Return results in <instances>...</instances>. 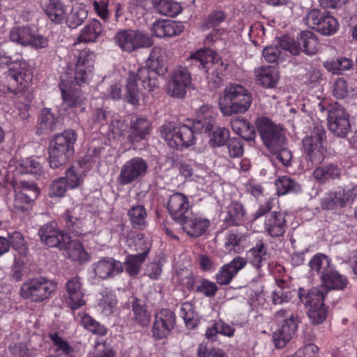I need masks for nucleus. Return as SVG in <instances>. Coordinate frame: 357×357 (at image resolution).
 I'll return each mask as SVG.
<instances>
[{"instance_id": "nucleus-1", "label": "nucleus", "mask_w": 357, "mask_h": 357, "mask_svg": "<svg viewBox=\"0 0 357 357\" xmlns=\"http://www.w3.org/2000/svg\"><path fill=\"white\" fill-rule=\"evenodd\" d=\"M217 114L215 107L203 105L198 109L192 126L168 123L162 127L161 135L170 148H188L195 142V132H208L212 130Z\"/></svg>"}, {"instance_id": "nucleus-2", "label": "nucleus", "mask_w": 357, "mask_h": 357, "mask_svg": "<svg viewBox=\"0 0 357 357\" xmlns=\"http://www.w3.org/2000/svg\"><path fill=\"white\" fill-rule=\"evenodd\" d=\"M165 52L159 47H154L147 60L146 66L139 67L137 73H127L125 99L132 105H137L140 100V93L137 84L139 79L144 89L153 91L158 86V76H162L167 71L165 64Z\"/></svg>"}, {"instance_id": "nucleus-3", "label": "nucleus", "mask_w": 357, "mask_h": 357, "mask_svg": "<svg viewBox=\"0 0 357 357\" xmlns=\"http://www.w3.org/2000/svg\"><path fill=\"white\" fill-rule=\"evenodd\" d=\"M255 126L264 145L284 166H288L292 155L286 146V139L280 125L267 117L260 116L257 119Z\"/></svg>"}, {"instance_id": "nucleus-4", "label": "nucleus", "mask_w": 357, "mask_h": 357, "mask_svg": "<svg viewBox=\"0 0 357 357\" xmlns=\"http://www.w3.org/2000/svg\"><path fill=\"white\" fill-rule=\"evenodd\" d=\"M251 93L243 86L230 83L227 84L218 99L219 109L224 116L243 114L251 106Z\"/></svg>"}, {"instance_id": "nucleus-5", "label": "nucleus", "mask_w": 357, "mask_h": 357, "mask_svg": "<svg viewBox=\"0 0 357 357\" xmlns=\"http://www.w3.org/2000/svg\"><path fill=\"white\" fill-rule=\"evenodd\" d=\"M10 64L8 70L10 86L9 91L15 94L24 93L30 86L33 73L29 63L24 60L13 61L12 58L0 48V68Z\"/></svg>"}, {"instance_id": "nucleus-6", "label": "nucleus", "mask_w": 357, "mask_h": 357, "mask_svg": "<svg viewBox=\"0 0 357 357\" xmlns=\"http://www.w3.org/2000/svg\"><path fill=\"white\" fill-rule=\"evenodd\" d=\"M76 140V132L73 130L54 136L49 146V163L52 168L57 169L68 162L74 153Z\"/></svg>"}, {"instance_id": "nucleus-7", "label": "nucleus", "mask_w": 357, "mask_h": 357, "mask_svg": "<svg viewBox=\"0 0 357 357\" xmlns=\"http://www.w3.org/2000/svg\"><path fill=\"white\" fill-rule=\"evenodd\" d=\"M297 316L289 309L275 312L274 319L278 328L273 333V342L276 349L284 348L292 339L298 328Z\"/></svg>"}, {"instance_id": "nucleus-8", "label": "nucleus", "mask_w": 357, "mask_h": 357, "mask_svg": "<svg viewBox=\"0 0 357 357\" xmlns=\"http://www.w3.org/2000/svg\"><path fill=\"white\" fill-rule=\"evenodd\" d=\"M280 45L292 55H298L301 50L306 54H315L320 48V43L315 33L310 31H302L298 41L290 36H283L280 39Z\"/></svg>"}, {"instance_id": "nucleus-9", "label": "nucleus", "mask_w": 357, "mask_h": 357, "mask_svg": "<svg viewBox=\"0 0 357 357\" xmlns=\"http://www.w3.org/2000/svg\"><path fill=\"white\" fill-rule=\"evenodd\" d=\"M114 40L122 51L127 52L149 47L153 45V40L147 33L133 29L118 31L114 36Z\"/></svg>"}, {"instance_id": "nucleus-10", "label": "nucleus", "mask_w": 357, "mask_h": 357, "mask_svg": "<svg viewBox=\"0 0 357 357\" xmlns=\"http://www.w3.org/2000/svg\"><path fill=\"white\" fill-rule=\"evenodd\" d=\"M57 284L51 280L40 277L24 282L20 290L22 297L33 302H42L48 298Z\"/></svg>"}, {"instance_id": "nucleus-11", "label": "nucleus", "mask_w": 357, "mask_h": 357, "mask_svg": "<svg viewBox=\"0 0 357 357\" xmlns=\"http://www.w3.org/2000/svg\"><path fill=\"white\" fill-rule=\"evenodd\" d=\"M325 138V130L321 127H315L311 134L303 139L304 151L307 159L310 161V165H307L308 169L324 160L326 149L323 143Z\"/></svg>"}, {"instance_id": "nucleus-12", "label": "nucleus", "mask_w": 357, "mask_h": 357, "mask_svg": "<svg viewBox=\"0 0 357 357\" xmlns=\"http://www.w3.org/2000/svg\"><path fill=\"white\" fill-rule=\"evenodd\" d=\"M357 197V186L346 190L338 187L329 191L321 200V206L324 210L337 211L352 204Z\"/></svg>"}, {"instance_id": "nucleus-13", "label": "nucleus", "mask_w": 357, "mask_h": 357, "mask_svg": "<svg viewBox=\"0 0 357 357\" xmlns=\"http://www.w3.org/2000/svg\"><path fill=\"white\" fill-rule=\"evenodd\" d=\"M41 241L50 248L66 249L70 242V236L57 227L56 222L45 225L38 231Z\"/></svg>"}, {"instance_id": "nucleus-14", "label": "nucleus", "mask_w": 357, "mask_h": 357, "mask_svg": "<svg viewBox=\"0 0 357 357\" xmlns=\"http://www.w3.org/2000/svg\"><path fill=\"white\" fill-rule=\"evenodd\" d=\"M147 170L146 161L140 157H134L122 165L118 176V181L123 185L130 184L144 176Z\"/></svg>"}, {"instance_id": "nucleus-15", "label": "nucleus", "mask_w": 357, "mask_h": 357, "mask_svg": "<svg viewBox=\"0 0 357 357\" xmlns=\"http://www.w3.org/2000/svg\"><path fill=\"white\" fill-rule=\"evenodd\" d=\"M59 89L63 104L70 108L81 107L84 97L78 90L76 84H73L71 76L68 73H62L60 76Z\"/></svg>"}, {"instance_id": "nucleus-16", "label": "nucleus", "mask_w": 357, "mask_h": 357, "mask_svg": "<svg viewBox=\"0 0 357 357\" xmlns=\"http://www.w3.org/2000/svg\"><path fill=\"white\" fill-rule=\"evenodd\" d=\"M191 75L186 68L180 66L174 70L167 87V93L174 98H183L190 86Z\"/></svg>"}, {"instance_id": "nucleus-17", "label": "nucleus", "mask_w": 357, "mask_h": 357, "mask_svg": "<svg viewBox=\"0 0 357 357\" xmlns=\"http://www.w3.org/2000/svg\"><path fill=\"white\" fill-rule=\"evenodd\" d=\"M176 325L174 313L167 309H162L154 314L152 333L154 338L162 340L167 337Z\"/></svg>"}, {"instance_id": "nucleus-18", "label": "nucleus", "mask_w": 357, "mask_h": 357, "mask_svg": "<svg viewBox=\"0 0 357 357\" xmlns=\"http://www.w3.org/2000/svg\"><path fill=\"white\" fill-rule=\"evenodd\" d=\"M83 285L82 280L79 276H74L66 282V303L73 310L86 304L85 289Z\"/></svg>"}, {"instance_id": "nucleus-19", "label": "nucleus", "mask_w": 357, "mask_h": 357, "mask_svg": "<svg viewBox=\"0 0 357 357\" xmlns=\"http://www.w3.org/2000/svg\"><path fill=\"white\" fill-rule=\"evenodd\" d=\"M94 278L107 280L115 277L123 271L121 261L112 257H105L99 259L91 265Z\"/></svg>"}, {"instance_id": "nucleus-20", "label": "nucleus", "mask_w": 357, "mask_h": 357, "mask_svg": "<svg viewBox=\"0 0 357 357\" xmlns=\"http://www.w3.org/2000/svg\"><path fill=\"white\" fill-rule=\"evenodd\" d=\"M328 126L335 135L345 137L350 130L349 114L342 107L331 109L328 113Z\"/></svg>"}, {"instance_id": "nucleus-21", "label": "nucleus", "mask_w": 357, "mask_h": 357, "mask_svg": "<svg viewBox=\"0 0 357 357\" xmlns=\"http://www.w3.org/2000/svg\"><path fill=\"white\" fill-rule=\"evenodd\" d=\"M15 199L13 208L16 211H24L27 209L31 202L32 196H37V187L33 183L22 181L19 184L14 185Z\"/></svg>"}, {"instance_id": "nucleus-22", "label": "nucleus", "mask_w": 357, "mask_h": 357, "mask_svg": "<svg viewBox=\"0 0 357 357\" xmlns=\"http://www.w3.org/2000/svg\"><path fill=\"white\" fill-rule=\"evenodd\" d=\"M184 30L182 22L168 20H158L153 22L151 31L158 38H171L181 34Z\"/></svg>"}, {"instance_id": "nucleus-23", "label": "nucleus", "mask_w": 357, "mask_h": 357, "mask_svg": "<svg viewBox=\"0 0 357 357\" xmlns=\"http://www.w3.org/2000/svg\"><path fill=\"white\" fill-rule=\"evenodd\" d=\"M320 278L321 281L320 288L326 294L331 290H342L347 285V278L338 273L333 266L323 272Z\"/></svg>"}, {"instance_id": "nucleus-24", "label": "nucleus", "mask_w": 357, "mask_h": 357, "mask_svg": "<svg viewBox=\"0 0 357 357\" xmlns=\"http://www.w3.org/2000/svg\"><path fill=\"white\" fill-rule=\"evenodd\" d=\"M219 61L220 57L216 52L209 48L198 50L188 58V61L190 65L204 70L206 73L208 71L210 63H218Z\"/></svg>"}, {"instance_id": "nucleus-25", "label": "nucleus", "mask_w": 357, "mask_h": 357, "mask_svg": "<svg viewBox=\"0 0 357 357\" xmlns=\"http://www.w3.org/2000/svg\"><path fill=\"white\" fill-rule=\"evenodd\" d=\"M190 208L188 197L181 192L174 193L169 197L167 209L173 219L183 221Z\"/></svg>"}, {"instance_id": "nucleus-26", "label": "nucleus", "mask_w": 357, "mask_h": 357, "mask_svg": "<svg viewBox=\"0 0 357 357\" xmlns=\"http://www.w3.org/2000/svg\"><path fill=\"white\" fill-rule=\"evenodd\" d=\"M270 255L267 245L263 240L260 239L257 241L255 245L246 252V258L245 259L247 263H249L259 271L269 259Z\"/></svg>"}, {"instance_id": "nucleus-27", "label": "nucleus", "mask_w": 357, "mask_h": 357, "mask_svg": "<svg viewBox=\"0 0 357 357\" xmlns=\"http://www.w3.org/2000/svg\"><path fill=\"white\" fill-rule=\"evenodd\" d=\"M247 264L244 257H236L229 263L224 265L216 275V281L221 285H226L231 282L239 271Z\"/></svg>"}, {"instance_id": "nucleus-28", "label": "nucleus", "mask_w": 357, "mask_h": 357, "mask_svg": "<svg viewBox=\"0 0 357 357\" xmlns=\"http://www.w3.org/2000/svg\"><path fill=\"white\" fill-rule=\"evenodd\" d=\"M285 223L286 220L282 213L272 212L266 217L264 231L271 237L281 236L285 231Z\"/></svg>"}, {"instance_id": "nucleus-29", "label": "nucleus", "mask_w": 357, "mask_h": 357, "mask_svg": "<svg viewBox=\"0 0 357 357\" xmlns=\"http://www.w3.org/2000/svg\"><path fill=\"white\" fill-rule=\"evenodd\" d=\"M40 4L52 22L59 24L65 19L67 10L61 0H41Z\"/></svg>"}, {"instance_id": "nucleus-30", "label": "nucleus", "mask_w": 357, "mask_h": 357, "mask_svg": "<svg viewBox=\"0 0 357 357\" xmlns=\"http://www.w3.org/2000/svg\"><path fill=\"white\" fill-rule=\"evenodd\" d=\"M102 31L103 26L98 20H89L82 28L80 34L77 37V41L74 43V46L80 43L96 42L102 36Z\"/></svg>"}, {"instance_id": "nucleus-31", "label": "nucleus", "mask_w": 357, "mask_h": 357, "mask_svg": "<svg viewBox=\"0 0 357 357\" xmlns=\"http://www.w3.org/2000/svg\"><path fill=\"white\" fill-rule=\"evenodd\" d=\"M116 303L114 293L108 289H102L97 296V310L105 316H109L114 312Z\"/></svg>"}, {"instance_id": "nucleus-32", "label": "nucleus", "mask_w": 357, "mask_h": 357, "mask_svg": "<svg viewBox=\"0 0 357 357\" xmlns=\"http://www.w3.org/2000/svg\"><path fill=\"white\" fill-rule=\"evenodd\" d=\"M89 168L83 166L80 162L68 167L65 173V181L69 189L79 188L84 182Z\"/></svg>"}, {"instance_id": "nucleus-33", "label": "nucleus", "mask_w": 357, "mask_h": 357, "mask_svg": "<svg viewBox=\"0 0 357 357\" xmlns=\"http://www.w3.org/2000/svg\"><path fill=\"white\" fill-rule=\"evenodd\" d=\"M150 130V122L144 117H137L131 121L128 139L130 142H137L144 139Z\"/></svg>"}, {"instance_id": "nucleus-34", "label": "nucleus", "mask_w": 357, "mask_h": 357, "mask_svg": "<svg viewBox=\"0 0 357 357\" xmlns=\"http://www.w3.org/2000/svg\"><path fill=\"white\" fill-rule=\"evenodd\" d=\"M234 333L235 328L232 325L219 319L211 322L207 327L205 335L208 340L215 341L218 334L231 337L234 335Z\"/></svg>"}, {"instance_id": "nucleus-35", "label": "nucleus", "mask_w": 357, "mask_h": 357, "mask_svg": "<svg viewBox=\"0 0 357 357\" xmlns=\"http://www.w3.org/2000/svg\"><path fill=\"white\" fill-rule=\"evenodd\" d=\"M210 221L206 218L195 217L185 218L183 222V230L191 236L199 237L208 228Z\"/></svg>"}, {"instance_id": "nucleus-36", "label": "nucleus", "mask_w": 357, "mask_h": 357, "mask_svg": "<svg viewBox=\"0 0 357 357\" xmlns=\"http://www.w3.org/2000/svg\"><path fill=\"white\" fill-rule=\"evenodd\" d=\"M257 82L266 88L274 87L278 80V73L274 67H261L255 70Z\"/></svg>"}, {"instance_id": "nucleus-37", "label": "nucleus", "mask_w": 357, "mask_h": 357, "mask_svg": "<svg viewBox=\"0 0 357 357\" xmlns=\"http://www.w3.org/2000/svg\"><path fill=\"white\" fill-rule=\"evenodd\" d=\"M303 291H304V289L300 288L298 292L299 298L307 309L313 307V305L318 307L321 305H324V301L326 292L321 288H312L305 295L303 294Z\"/></svg>"}, {"instance_id": "nucleus-38", "label": "nucleus", "mask_w": 357, "mask_h": 357, "mask_svg": "<svg viewBox=\"0 0 357 357\" xmlns=\"http://www.w3.org/2000/svg\"><path fill=\"white\" fill-rule=\"evenodd\" d=\"M58 124V114L52 113L51 109L45 107L41 110L37 132L38 134L50 132L54 130Z\"/></svg>"}, {"instance_id": "nucleus-39", "label": "nucleus", "mask_w": 357, "mask_h": 357, "mask_svg": "<svg viewBox=\"0 0 357 357\" xmlns=\"http://www.w3.org/2000/svg\"><path fill=\"white\" fill-rule=\"evenodd\" d=\"M16 174H40L42 172V165L38 158H27L15 162Z\"/></svg>"}, {"instance_id": "nucleus-40", "label": "nucleus", "mask_w": 357, "mask_h": 357, "mask_svg": "<svg viewBox=\"0 0 357 357\" xmlns=\"http://www.w3.org/2000/svg\"><path fill=\"white\" fill-rule=\"evenodd\" d=\"M134 321L142 327H146L151 322V313L144 301L134 298L132 301Z\"/></svg>"}, {"instance_id": "nucleus-41", "label": "nucleus", "mask_w": 357, "mask_h": 357, "mask_svg": "<svg viewBox=\"0 0 357 357\" xmlns=\"http://www.w3.org/2000/svg\"><path fill=\"white\" fill-rule=\"evenodd\" d=\"M111 81L110 86L105 94L107 98L112 100H119L123 97V75L119 70H114L109 76Z\"/></svg>"}, {"instance_id": "nucleus-42", "label": "nucleus", "mask_w": 357, "mask_h": 357, "mask_svg": "<svg viewBox=\"0 0 357 357\" xmlns=\"http://www.w3.org/2000/svg\"><path fill=\"white\" fill-rule=\"evenodd\" d=\"M276 288L272 293V300L275 305L288 303L294 296V291L289 287L283 280H276Z\"/></svg>"}, {"instance_id": "nucleus-43", "label": "nucleus", "mask_w": 357, "mask_h": 357, "mask_svg": "<svg viewBox=\"0 0 357 357\" xmlns=\"http://www.w3.org/2000/svg\"><path fill=\"white\" fill-rule=\"evenodd\" d=\"M341 169L335 165H328L316 168L313 172L314 178L320 183H324L331 179L340 176Z\"/></svg>"}, {"instance_id": "nucleus-44", "label": "nucleus", "mask_w": 357, "mask_h": 357, "mask_svg": "<svg viewBox=\"0 0 357 357\" xmlns=\"http://www.w3.org/2000/svg\"><path fill=\"white\" fill-rule=\"evenodd\" d=\"M152 3L155 10L162 15L175 17L182 10L181 6L173 0H153Z\"/></svg>"}, {"instance_id": "nucleus-45", "label": "nucleus", "mask_w": 357, "mask_h": 357, "mask_svg": "<svg viewBox=\"0 0 357 357\" xmlns=\"http://www.w3.org/2000/svg\"><path fill=\"white\" fill-rule=\"evenodd\" d=\"M357 89V82L350 80L349 82L343 78H338L333 84V94L337 99L347 97L349 93H354Z\"/></svg>"}, {"instance_id": "nucleus-46", "label": "nucleus", "mask_w": 357, "mask_h": 357, "mask_svg": "<svg viewBox=\"0 0 357 357\" xmlns=\"http://www.w3.org/2000/svg\"><path fill=\"white\" fill-rule=\"evenodd\" d=\"M65 250L68 251L69 258L79 264L89 260V255L85 251L82 244L79 241H72L70 238V242Z\"/></svg>"}, {"instance_id": "nucleus-47", "label": "nucleus", "mask_w": 357, "mask_h": 357, "mask_svg": "<svg viewBox=\"0 0 357 357\" xmlns=\"http://www.w3.org/2000/svg\"><path fill=\"white\" fill-rule=\"evenodd\" d=\"M126 242L128 245L132 249L142 252L138 255H144L145 258L146 257L151 248V243L144 234H130L127 238Z\"/></svg>"}, {"instance_id": "nucleus-48", "label": "nucleus", "mask_w": 357, "mask_h": 357, "mask_svg": "<svg viewBox=\"0 0 357 357\" xmlns=\"http://www.w3.org/2000/svg\"><path fill=\"white\" fill-rule=\"evenodd\" d=\"M328 12L322 11L317 8L310 10L306 14L303 20L306 25L316 30L321 33V28L322 27V20H325Z\"/></svg>"}, {"instance_id": "nucleus-49", "label": "nucleus", "mask_w": 357, "mask_h": 357, "mask_svg": "<svg viewBox=\"0 0 357 357\" xmlns=\"http://www.w3.org/2000/svg\"><path fill=\"white\" fill-rule=\"evenodd\" d=\"M133 227L142 229L146 225L147 213L142 205L133 206L128 212Z\"/></svg>"}, {"instance_id": "nucleus-50", "label": "nucleus", "mask_w": 357, "mask_h": 357, "mask_svg": "<svg viewBox=\"0 0 357 357\" xmlns=\"http://www.w3.org/2000/svg\"><path fill=\"white\" fill-rule=\"evenodd\" d=\"M68 73V76L72 77L73 84H76L77 86L88 83L93 77V69L75 65V69L73 73L70 69L66 70L63 73Z\"/></svg>"}, {"instance_id": "nucleus-51", "label": "nucleus", "mask_w": 357, "mask_h": 357, "mask_svg": "<svg viewBox=\"0 0 357 357\" xmlns=\"http://www.w3.org/2000/svg\"><path fill=\"white\" fill-rule=\"evenodd\" d=\"M50 338L53 343V353L60 354L61 356L73 357V348L57 333H51Z\"/></svg>"}, {"instance_id": "nucleus-52", "label": "nucleus", "mask_w": 357, "mask_h": 357, "mask_svg": "<svg viewBox=\"0 0 357 357\" xmlns=\"http://www.w3.org/2000/svg\"><path fill=\"white\" fill-rule=\"evenodd\" d=\"M88 11L85 6L81 3H76L73 6L70 14L68 18V26L75 29L86 19Z\"/></svg>"}, {"instance_id": "nucleus-53", "label": "nucleus", "mask_w": 357, "mask_h": 357, "mask_svg": "<svg viewBox=\"0 0 357 357\" xmlns=\"http://www.w3.org/2000/svg\"><path fill=\"white\" fill-rule=\"evenodd\" d=\"M32 30L29 26H15L10 32L11 41L23 46H28L31 38Z\"/></svg>"}, {"instance_id": "nucleus-54", "label": "nucleus", "mask_w": 357, "mask_h": 357, "mask_svg": "<svg viewBox=\"0 0 357 357\" xmlns=\"http://www.w3.org/2000/svg\"><path fill=\"white\" fill-rule=\"evenodd\" d=\"M246 239V235L239 234L233 231L229 232L225 237L224 245L227 251H234L236 253H238L242 250L241 248V243L245 242Z\"/></svg>"}, {"instance_id": "nucleus-55", "label": "nucleus", "mask_w": 357, "mask_h": 357, "mask_svg": "<svg viewBox=\"0 0 357 357\" xmlns=\"http://www.w3.org/2000/svg\"><path fill=\"white\" fill-rule=\"evenodd\" d=\"M243 216V206L237 202H234L229 205L224 220L228 225H233L237 224Z\"/></svg>"}, {"instance_id": "nucleus-56", "label": "nucleus", "mask_w": 357, "mask_h": 357, "mask_svg": "<svg viewBox=\"0 0 357 357\" xmlns=\"http://www.w3.org/2000/svg\"><path fill=\"white\" fill-rule=\"evenodd\" d=\"M309 266L312 272L322 274L328 268L332 266L331 260L324 255L316 254L309 261Z\"/></svg>"}, {"instance_id": "nucleus-57", "label": "nucleus", "mask_w": 357, "mask_h": 357, "mask_svg": "<svg viewBox=\"0 0 357 357\" xmlns=\"http://www.w3.org/2000/svg\"><path fill=\"white\" fill-rule=\"evenodd\" d=\"M144 255H130L127 256L124 261L126 271L130 275L138 274L142 264L145 260Z\"/></svg>"}, {"instance_id": "nucleus-58", "label": "nucleus", "mask_w": 357, "mask_h": 357, "mask_svg": "<svg viewBox=\"0 0 357 357\" xmlns=\"http://www.w3.org/2000/svg\"><path fill=\"white\" fill-rule=\"evenodd\" d=\"M275 185L278 193L281 195L300 190V186L291 178L285 176L279 177L275 181Z\"/></svg>"}, {"instance_id": "nucleus-59", "label": "nucleus", "mask_w": 357, "mask_h": 357, "mask_svg": "<svg viewBox=\"0 0 357 357\" xmlns=\"http://www.w3.org/2000/svg\"><path fill=\"white\" fill-rule=\"evenodd\" d=\"M82 326L93 333L100 335H105L107 333V328L103 325L92 318L87 314H82L81 316Z\"/></svg>"}, {"instance_id": "nucleus-60", "label": "nucleus", "mask_w": 357, "mask_h": 357, "mask_svg": "<svg viewBox=\"0 0 357 357\" xmlns=\"http://www.w3.org/2000/svg\"><path fill=\"white\" fill-rule=\"evenodd\" d=\"M69 189L65 178L61 176L54 179L50 185L49 195L50 197L60 198L65 196Z\"/></svg>"}, {"instance_id": "nucleus-61", "label": "nucleus", "mask_w": 357, "mask_h": 357, "mask_svg": "<svg viewBox=\"0 0 357 357\" xmlns=\"http://www.w3.org/2000/svg\"><path fill=\"white\" fill-rule=\"evenodd\" d=\"M8 236L10 247L11 246L20 255H26L27 252V246L22 234L19 231H15L12 234H8Z\"/></svg>"}, {"instance_id": "nucleus-62", "label": "nucleus", "mask_w": 357, "mask_h": 357, "mask_svg": "<svg viewBox=\"0 0 357 357\" xmlns=\"http://www.w3.org/2000/svg\"><path fill=\"white\" fill-rule=\"evenodd\" d=\"M180 316L184 320L187 327L193 328L197 326V319H195L192 305L190 303L185 302L181 305Z\"/></svg>"}, {"instance_id": "nucleus-63", "label": "nucleus", "mask_w": 357, "mask_h": 357, "mask_svg": "<svg viewBox=\"0 0 357 357\" xmlns=\"http://www.w3.org/2000/svg\"><path fill=\"white\" fill-rule=\"evenodd\" d=\"M307 310L308 317L313 324H321L327 317L328 312L325 305H321L318 307L313 305Z\"/></svg>"}, {"instance_id": "nucleus-64", "label": "nucleus", "mask_w": 357, "mask_h": 357, "mask_svg": "<svg viewBox=\"0 0 357 357\" xmlns=\"http://www.w3.org/2000/svg\"><path fill=\"white\" fill-rule=\"evenodd\" d=\"M88 357H115V353L109 344L98 342L93 351L89 353Z\"/></svg>"}]
</instances>
